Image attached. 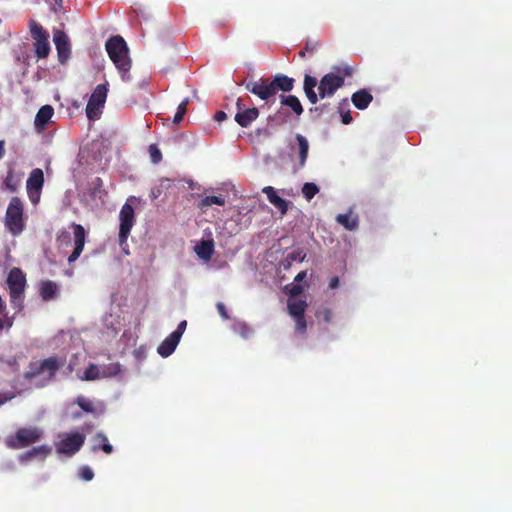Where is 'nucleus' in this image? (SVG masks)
Instances as JSON below:
<instances>
[{"label":"nucleus","mask_w":512,"mask_h":512,"mask_svg":"<svg viewBox=\"0 0 512 512\" xmlns=\"http://www.w3.org/2000/svg\"><path fill=\"white\" fill-rule=\"evenodd\" d=\"M288 258H290L291 260H295V259H296V256H294V255L290 254V255L288 256Z\"/></svg>","instance_id":"obj_58"},{"label":"nucleus","mask_w":512,"mask_h":512,"mask_svg":"<svg viewBox=\"0 0 512 512\" xmlns=\"http://www.w3.org/2000/svg\"><path fill=\"white\" fill-rule=\"evenodd\" d=\"M13 178H14L13 173L11 171H9L4 180L5 186L11 192H15L17 190V186H18V184L13 181Z\"/></svg>","instance_id":"obj_42"},{"label":"nucleus","mask_w":512,"mask_h":512,"mask_svg":"<svg viewBox=\"0 0 512 512\" xmlns=\"http://www.w3.org/2000/svg\"><path fill=\"white\" fill-rule=\"evenodd\" d=\"M151 162L158 164L162 160V153L156 144H150L148 147Z\"/></svg>","instance_id":"obj_37"},{"label":"nucleus","mask_w":512,"mask_h":512,"mask_svg":"<svg viewBox=\"0 0 512 512\" xmlns=\"http://www.w3.org/2000/svg\"><path fill=\"white\" fill-rule=\"evenodd\" d=\"M318 84V80L316 77L311 76L309 74H305L304 82H303V90L308 99V101L315 105L318 102L319 93L315 92V87Z\"/></svg>","instance_id":"obj_18"},{"label":"nucleus","mask_w":512,"mask_h":512,"mask_svg":"<svg viewBox=\"0 0 512 512\" xmlns=\"http://www.w3.org/2000/svg\"><path fill=\"white\" fill-rule=\"evenodd\" d=\"M293 319L295 321V334H298L301 336L305 335L306 330H307V323H306L305 315L296 317Z\"/></svg>","instance_id":"obj_38"},{"label":"nucleus","mask_w":512,"mask_h":512,"mask_svg":"<svg viewBox=\"0 0 512 512\" xmlns=\"http://www.w3.org/2000/svg\"><path fill=\"white\" fill-rule=\"evenodd\" d=\"M44 185V173L42 169L35 168L31 171L27 182L26 189L30 201L37 204L40 200L41 190Z\"/></svg>","instance_id":"obj_11"},{"label":"nucleus","mask_w":512,"mask_h":512,"mask_svg":"<svg viewBox=\"0 0 512 512\" xmlns=\"http://www.w3.org/2000/svg\"><path fill=\"white\" fill-rule=\"evenodd\" d=\"M92 450H102L105 454L109 455L113 452V446L109 443L107 436L99 432L93 437Z\"/></svg>","instance_id":"obj_26"},{"label":"nucleus","mask_w":512,"mask_h":512,"mask_svg":"<svg viewBox=\"0 0 512 512\" xmlns=\"http://www.w3.org/2000/svg\"><path fill=\"white\" fill-rule=\"evenodd\" d=\"M352 72V68L349 66L333 67V71L325 74L317 84L319 97L321 99L332 97L344 85L345 78L351 76Z\"/></svg>","instance_id":"obj_2"},{"label":"nucleus","mask_w":512,"mask_h":512,"mask_svg":"<svg viewBox=\"0 0 512 512\" xmlns=\"http://www.w3.org/2000/svg\"><path fill=\"white\" fill-rule=\"evenodd\" d=\"M54 114V109L50 105H44L42 106L36 116H35V127L38 131H42L45 129L48 122L51 120L52 116Z\"/></svg>","instance_id":"obj_21"},{"label":"nucleus","mask_w":512,"mask_h":512,"mask_svg":"<svg viewBox=\"0 0 512 512\" xmlns=\"http://www.w3.org/2000/svg\"><path fill=\"white\" fill-rule=\"evenodd\" d=\"M271 83L276 95L278 91L291 92L294 89L295 80L287 75L279 73L274 76Z\"/></svg>","instance_id":"obj_17"},{"label":"nucleus","mask_w":512,"mask_h":512,"mask_svg":"<svg viewBox=\"0 0 512 512\" xmlns=\"http://www.w3.org/2000/svg\"><path fill=\"white\" fill-rule=\"evenodd\" d=\"M280 103L282 106L289 107L296 117L301 116L304 112L300 100L295 95H280Z\"/></svg>","instance_id":"obj_24"},{"label":"nucleus","mask_w":512,"mask_h":512,"mask_svg":"<svg viewBox=\"0 0 512 512\" xmlns=\"http://www.w3.org/2000/svg\"><path fill=\"white\" fill-rule=\"evenodd\" d=\"M70 238V234L66 231H63L58 237H57V241H62V240H68Z\"/></svg>","instance_id":"obj_51"},{"label":"nucleus","mask_w":512,"mask_h":512,"mask_svg":"<svg viewBox=\"0 0 512 512\" xmlns=\"http://www.w3.org/2000/svg\"><path fill=\"white\" fill-rule=\"evenodd\" d=\"M342 104H347V99H344L342 101V103L340 104L339 109H341V105ZM340 113H341V120H342V123L344 125H348V124H350L352 122V116L350 114V111H347V112L343 113L342 110H340Z\"/></svg>","instance_id":"obj_43"},{"label":"nucleus","mask_w":512,"mask_h":512,"mask_svg":"<svg viewBox=\"0 0 512 512\" xmlns=\"http://www.w3.org/2000/svg\"><path fill=\"white\" fill-rule=\"evenodd\" d=\"M58 291V286L51 280H46L40 284V295L43 300L49 301L53 299Z\"/></svg>","instance_id":"obj_28"},{"label":"nucleus","mask_w":512,"mask_h":512,"mask_svg":"<svg viewBox=\"0 0 512 512\" xmlns=\"http://www.w3.org/2000/svg\"><path fill=\"white\" fill-rule=\"evenodd\" d=\"M216 307H217V310L220 314V316L224 319V320H227L229 319V315H228V312H227V309L225 307V305L222 303V302H218L216 304Z\"/></svg>","instance_id":"obj_45"},{"label":"nucleus","mask_w":512,"mask_h":512,"mask_svg":"<svg viewBox=\"0 0 512 512\" xmlns=\"http://www.w3.org/2000/svg\"><path fill=\"white\" fill-rule=\"evenodd\" d=\"M318 320H322L325 323H329L332 320V311L329 308L323 307L316 311L315 314Z\"/></svg>","instance_id":"obj_39"},{"label":"nucleus","mask_w":512,"mask_h":512,"mask_svg":"<svg viewBox=\"0 0 512 512\" xmlns=\"http://www.w3.org/2000/svg\"><path fill=\"white\" fill-rule=\"evenodd\" d=\"M5 155V141L0 140V160L3 159Z\"/></svg>","instance_id":"obj_52"},{"label":"nucleus","mask_w":512,"mask_h":512,"mask_svg":"<svg viewBox=\"0 0 512 512\" xmlns=\"http://www.w3.org/2000/svg\"><path fill=\"white\" fill-rule=\"evenodd\" d=\"M188 104H189V98H185L178 105L177 112H176V114L174 115V118H173V123L174 124H179L183 120V118H184V116H185V114L187 112Z\"/></svg>","instance_id":"obj_34"},{"label":"nucleus","mask_w":512,"mask_h":512,"mask_svg":"<svg viewBox=\"0 0 512 512\" xmlns=\"http://www.w3.org/2000/svg\"><path fill=\"white\" fill-rule=\"evenodd\" d=\"M179 341H180V339H179L178 333L177 334L171 333L158 346L157 352L162 357H168V356H170L175 351Z\"/></svg>","instance_id":"obj_19"},{"label":"nucleus","mask_w":512,"mask_h":512,"mask_svg":"<svg viewBox=\"0 0 512 512\" xmlns=\"http://www.w3.org/2000/svg\"><path fill=\"white\" fill-rule=\"evenodd\" d=\"M97 444L102 445V444H104V441H98Z\"/></svg>","instance_id":"obj_61"},{"label":"nucleus","mask_w":512,"mask_h":512,"mask_svg":"<svg viewBox=\"0 0 512 512\" xmlns=\"http://www.w3.org/2000/svg\"><path fill=\"white\" fill-rule=\"evenodd\" d=\"M119 220L120 227L118 234V242L122 250L125 252V254H129V252L126 250V247L128 246L127 239L135 223L134 208L130 204L125 203L122 206L119 213Z\"/></svg>","instance_id":"obj_7"},{"label":"nucleus","mask_w":512,"mask_h":512,"mask_svg":"<svg viewBox=\"0 0 512 512\" xmlns=\"http://www.w3.org/2000/svg\"><path fill=\"white\" fill-rule=\"evenodd\" d=\"M305 277H306V272L305 271H301L295 277V281H302Z\"/></svg>","instance_id":"obj_54"},{"label":"nucleus","mask_w":512,"mask_h":512,"mask_svg":"<svg viewBox=\"0 0 512 512\" xmlns=\"http://www.w3.org/2000/svg\"><path fill=\"white\" fill-rule=\"evenodd\" d=\"M236 108L237 113L234 116V120L242 128L249 127L259 117L258 108H247L242 98L237 99Z\"/></svg>","instance_id":"obj_12"},{"label":"nucleus","mask_w":512,"mask_h":512,"mask_svg":"<svg viewBox=\"0 0 512 512\" xmlns=\"http://www.w3.org/2000/svg\"><path fill=\"white\" fill-rule=\"evenodd\" d=\"M3 327H4V323H3L2 319H0V330H2Z\"/></svg>","instance_id":"obj_57"},{"label":"nucleus","mask_w":512,"mask_h":512,"mask_svg":"<svg viewBox=\"0 0 512 512\" xmlns=\"http://www.w3.org/2000/svg\"><path fill=\"white\" fill-rule=\"evenodd\" d=\"M52 451V448L48 445H40L33 447L19 456L20 462H27L34 458L45 459Z\"/></svg>","instance_id":"obj_20"},{"label":"nucleus","mask_w":512,"mask_h":512,"mask_svg":"<svg viewBox=\"0 0 512 512\" xmlns=\"http://www.w3.org/2000/svg\"><path fill=\"white\" fill-rule=\"evenodd\" d=\"M290 113L282 108L268 117V122L275 127H281L288 123Z\"/></svg>","instance_id":"obj_29"},{"label":"nucleus","mask_w":512,"mask_h":512,"mask_svg":"<svg viewBox=\"0 0 512 512\" xmlns=\"http://www.w3.org/2000/svg\"><path fill=\"white\" fill-rule=\"evenodd\" d=\"M76 403L84 412H87V413L95 412V407H94L93 403L89 399L85 398L84 396H79L76 399Z\"/></svg>","instance_id":"obj_36"},{"label":"nucleus","mask_w":512,"mask_h":512,"mask_svg":"<svg viewBox=\"0 0 512 512\" xmlns=\"http://www.w3.org/2000/svg\"><path fill=\"white\" fill-rule=\"evenodd\" d=\"M160 194H161V190L159 188H157V189H152L150 196L152 199H156L157 197H159Z\"/></svg>","instance_id":"obj_53"},{"label":"nucleus","mask_w":512,"mask_h":512,"mask_svg":"<svg viewBox=\"0 0 512 512\" xmlns=\"http://www.w3.org/2000/svg\"><path fill=\"white\" fill-rule=\"evenodd\" d=\"M262 192L267 196L268 201L278 209L282 215L288 211V201L277 195L276 190L272 186H266Z\"/></svg>","instance_id":"obj_16"},{"label":"nucleus","mask_w":512,"mask_h":512,"mask_svg":"<svg viewBox=\"0 0 512 512\" xmlns=\"http://www.w3.org/2000/svg\"><path fill=\"white\" fill-rule=\"evenodd\" d=\"M339 286V278L337 276H334L329 281V288L330 289H336Z\"/></svg>","instance_id":"obj_50"},{"label":"nucleus","mask_w":512,"mask_h":512,"mask_svg":"<svg viewBox=\"0 0 512 512\" xmlns=\"http://www.w3.org/2000/svg\"><path fill=\"white\" fill-rule=\"evenodd\" d=\"M351 100H352L353 105L357 109L364 110L372 102L373 96L367 90L362 89V90H358L355 93H353Z\"/></svg>","instance_id":"obj_23"},{"label":"nucleus","mask_w":512,"mask_h":512,"mask_svg":"<svg viewBox=\"0 0 512 512\" xmlns=\"http://www.w3.org/2000/svg\"><path fill=\"white\" fill-rule=\"evenodd\" d=\"M287 307L289 315L292 318H296L305 315L307 302L303 299L289 298L287 301Z\"/></svg>","instance_id":"obj_25"},{"label":"nucleus","mask_w":512,"mask_h":512,"mask_svg":"<svg viewBox=\"0 0 512 512\" xmlns=\"http://www.w3.org/2000/svg\"><path fill=\"white\" fill-rule=\"evenodd\" d=\"M214 248V240L207 239L201 240L198 244H196L194 247V251L200 259L204 261H209L214 254Z\"/></svg>","instance_id":"obj_22"},{"label":"nucleus","mask_w":512,"mask_h":512,"mask_svg":"<svg viewBox=\"0 0 512 512\" xmlns=\"http://www.w3.org/2000/svg\"><path fill=\"white\" fill-rule=\"evenodd\" d=\"M320 107H323V110L327 107V104H322Z\"/></svg>","instance_id":"obj_60"},{"label":"nucleus","mask_w":512,"mask_h":512,"mask_svg":"<svg viewBox=\"0 0 512 512\" xmlns=\"http://www.w3.org/2000/svg\"><path fill=\"white\" fill-rule=\"evenodd\" d=\"M7 284L9 286V294H14L17 297L18 294L24 293L26 278L21 269L15 267L10 270Z\"/></svg>","instance_id":"obj_14"},{"label":"nucleus","mask_w":512,"mask_h":512,"mask_svg":"<svg viewBox=\"0 0 512 512\" xmlns=\"http://www.w3.org/2000/svg\"><path fill=\"white\" fill-rule=\"evenodd\" d=\"M79 476L85 481H91L94 477V472L89 466H82L79 469Z\"/></svg>","instance_id":"obj_40"},{"label":"nucleus","mask_w":512,"mask_h":512,"mask_svg":"<svg viewBox=\"0 0 512 512\" xmlns=\"http://www.w3.org/2000/svg\"><path fill=\"white\" fill-rule=\"evenodd\" d=\"M186 326H187V321H186V320H183V321H181V322L178 324V326H177L176 330H175V331H173L172 333H175V334H177V333H178V335H179V339H181V337H182V335H183V333H184V331H185V329H186Z\"/></svg>","instance_id":"obj_46"},{"label":"nucleus","mask_w":512,"mask_h":512,"mask_svg":"<svg viewBox=\"0 0 512 512\" xmlns=\"http://www.w3.org/2000/svg\"><path fill=\"white\" fill-rule=\"evenodd\" d=\"M212 205L223 206L225 205V199L221 196H206L199 203L201 209Z\"/></svg>","instance_id":"obj_33"},{"label":"nucleus","mask_w":512,"mask_h":512,"mask_svg":"<svg viewBox=\"0 0 512 512\" xmlns=\"http://www.w3.org/2000/svg\"><path fill=\"white\" fill-rule=\"evenodd\" d=\"M310 111H314L318 114H321L323 112V107L317 106L315 108H311Z\"/></svg>","instance_id":"obj_55"},{"label":"nucleus","mask_w":512,"mask_h":512,"mask_svg":"<svg viewBox=\"0 0 512 512\" xmlns=\"http://www.w3.org/2000/svg\"><path fill=\"white\" fill-rule=\"evenodd\" d=\"M336 221L345 229L350 231L357 229L359 226L358 216H353L351 211L344 214H338L336 216Z\"/></svg>","instance_id":"obj_27"},{"label":"nucleus","mask_w":512,"mask_h":512,"mask_svg":"<svg viewBox=\"0 0 512 512\" xmlns=\"http://www.w3.org/2000/svg\"><path fill=\"white\" fill-rule=\"evenodd\" d=\"M296 140L299 146V164L303 167L306 163L309 151L308 140L301 134L296 135Z\"/></svg>","instance_id":"obj_30"},{"label":"nucleus","mask_w":512,"mask_h":512,"mask_svg":"<svg viewBox=\"0 0 512 512\" xmlns=\"http://www.w3.org/2000/svg\"><path fill=\"white\" fill-rule=\"evenodd\" d=\"M319 192V188L316 184L307 182L302 187L303 196L306 200L310 201Z\"/></svg>","instance_id":"obj_35"},{"label":"nucleus","mask_w":512,"mask_h":512,"mask_svg":"<svg viewBox=\"0 0 512 512\" xmlns=\"http://www.w3.org/2000/svg\"><path fill=\"white\" fill-rule=\"evenodd\" d=\"M43 432L38 427L19 428L13 436H9L5 443L11 449H21L38 442Z\"/></svg>","instance_id":"obj_5"},{"label":"nucleus","mask_w":512,"mask_h":512,"mask_svg":"<svg viewBox=\"0 0 512 512\" xmlns=\"http://www.w3.org/2000/svg\"><path fill=\"white\" fill-rule=\"evenodd\" d=\"M302 292V287L300 285H294L290 290V298H295Z\"/></svg>","instance_id":"obj_48"},{"label":"nucleus","mask_w":512,"mask_h":512,"mask_svg":"<svg viewBox=\"0 0 512 512\" xmlns=\"http://www.w3.org/2000/svg\"><path fill=\"white\" fill-rule=\"evenodd\" d=\"M57 8L63 9L62 4L58 3Z\"/></svg>","instance_id":"obj_59"},{"label":"nucleus","mask_w":512,"mask_h":512,"mask_svg":"<svg viewBox=\"0 0 512 512\" xmlns=\"http://www.w3.org/2000/svg\"><path fill=\"white\" fill-rule=\"evenodd\" d=\"M64 365V360L57 357H49L42 361L31 362L28 370L24 374V378L32 380L36 377H42V386L50 382L56 375L57 371Z\"/></svg>","instance_id":"obj_3"},{"label":"nucleus","mask_w":512,"mask_h":512,"mask_svg":"<svg viewBox=\"0 0 512 512\" xmlns=\"http://www.w3.org/2000/svg\"><path fill=\"white\" fill-rule=\"evenodd\" d=\"M106 51L114 63L118 71L121 73L123 81H129L131 68V60L129 58V50L124 39L119 36L110 37L105 44Z\"/></svg>","instance_id":"obj_1"},{"label":"nucleus","mask_w":512,"mask_h":512,"mask_svg":"<svg viewBox=\"0 0 512 512\" xmlns=\"http://www.w3.org/2000/svg\"><path fill=\"white\" fill-rule=\"evenodd\" d=\"M72 228L74 232V250L68 257L69 263H73L79 258L84 249L86 238V233L82 225L73 223Z\"/></svg>","instance_id":"obj_15"},{"label":"nucleus","mask_w":512,"mask_h":512,"mask_svg":"<svg viewBox=\"0 0 512 512\" xmlns=\"http://www.w3.org/2000/svg\"><path fill=\"white\" fill-rule=\"evenodd\" d=\"M102 377L101 368L95 364H89V366L85 369L82 380L92 381L97 380Z\"/></svg>","instance_id":"obj_31"},{"label":"nucleus","mask_w":512,"mask_h":512,"mask_svg":"<svg viewBox=\"0 0 512 512\" xmlns=\"http://www.w3.org/2000/svg\"><path fill=\"white\" fill-rule=\"evenodd\" d=\"M245 89L263 101H269L275 97L274 87L268 78H259L256 81L245 83Z\"/></svg>","instance_id":"obj_10"},{"label":"nucleus","mask_w":512,"mask_h":512,"mask_svg":"<svg viewBox=\"0 0 512 512\" xmlns=\"http://www.w3.org/2000/svg\"><path fill=\"white\" fill-rule=\"evenodd\" d=\"M306 53H308V52H307L305 49L301 50V51L299 52V57L304 58V57H305V55H306Z\"/></svg>","instance_id":"obj_56"},{"label":"nucleus","mask_w":512,"mask_h":512,"mask_svg":"<svg viewBox=\"0 0 512 512\" xmlns=\"http://www.w3.org/2000/svg\"><path fill=\"white\" fill-rule=\"evenodd\" d=\"M31 37L34 41V51L38 58H47L51 46L49 42V33L35 20L29 22Z\"/></svg>","instance_id":"obj_6"},{"label":"nucleus","mask_w":512,"mask_h":512,"mask_svg":"<svg viewBox=\"0 0 512 512\" xmlns=\"http://www.w3.org/2000/svg\"><path fill=\"white\" fill-rule=\"evenodd\" d=\"M10 302L14 309L21 310L23 307V294H18L17 297L14 294H10Z\"/></svg>","instance_id":"obj_41"},{"label":"nucleus","mask_w":512,"mask_h":512,"mask_svg":"<svg viewBox=\"0 0 512 512\" xmlns=\"http://www.w3.org/2000/svg\"><path fill=\"white\" fill-rule=\"evenodd\" d=\"M24 207L20 198L12 197L5 214V227L13 235H20L25 229Z\"/></svg>","instance_id":"obj_4"},{"label":"nucleus","mask_w":512,"mask_h":512,"mask_svg":"<svg viewBox=\"0 0 512 512\" xmlns=\"http://www.w3.org/2000/svg\"><path fill=\"white\" fill-rule=\"evenodd\" d=\"M121 366L118 362L109 363L101 367L102 377H113L119 374Z\"/></svg>","instance_id":"obj_32"},{"label":"nucleus","mask_w":512,"mask_h":512,"mask_svg":"<svg viewBox=\"0 0 512 512\" xmlns=\"http://www.w3.org/2000/svg\"><path fill=\"white\" fill-rule=\"evenodd\" d=\"M319 47V42L317 40H307L304 49L312 54L314 53Z\"/></svg>","instance_id":"obj_44"},{"label":"nucleus","mask_w":512,"mask_h":512,"mask_svg":"<svg viewBox=\"0 0 512 512\" xmlns=\"http://www.w3.org/2000/svg\"><path fill=\"white\" fill-rule=\"evenodd\" d=\"M12 398H14V394L13 393H1L0 392V406L5 404L7 401L11 400Z\"/></svg>","instance_id":"obj_47"},{"label":"nucleus","mask_w":512,"mask_h":512,"mask_svg":"<svg viewBox=\"0 0 512 512\" xmlns=\"http://www.w3.org/2000/svg\"><path fill=\"white\" fill-rule=\"evenodd\" d=\"M53 41L56 46L58 61L66 64L71 55V44L68 36L61 30H57L53 35Z\"/></svg>","instance_id":"obj_13"},{"label":"nucleus","mask_w":512,"mask_h":512,"mask_svg":"<svg viewBox=\"0 0 512 512\" xmlns=\"http://www.w3.org/2000/svg\"><path fill=\"white\" fill-rule=\"evenodd\" d=\"M84 443V434L77 431L66 433L62 436L61 440L56 444V451L58 454L73 456L82 448Z\"/></svg>","instance_id":"obj_8"},{"label":"nucleus","mask_w":512,"mask_h":512,"mask_svg":"<svg viewBox=\"0 0 512 512\" xmlns=\"http://www.w3.org/2000/svg\"><path fill=\"white\" fill-rule=\"evenodd\" d=\"M227 118V114L224 111L216 112L214 119L218 122H222Z\"/></svg>","instance_id":"obj_49"},{"label":"nucleus","mask_w":512,"mask_h":512,"mask_svg":"<svg viewBox=\"0 0 512 512\" xmlns=\"http://www.w3.org/2000/svg\"><path fill=\"white\" fill-rule=\"evenodd\" d=\"M107 93V84H99L96 86L86 105V116L89 120L99 118L100 110L104 106L107 98Z\"/></svg>","instance_id":"obj_9"}]
</instances>
